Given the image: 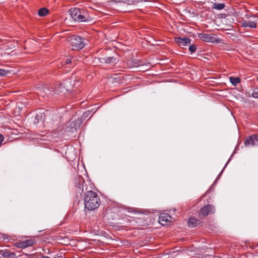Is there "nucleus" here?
<instances>
[{
  "label": "nucleus",
  "instance_id": "1",
  "mask_svg": "<svg viewBox=\"0 0 258 258\" xmlns=\"http://www.w3.org/2000/svg\"><path fill=\"white\" fill-rule=\"evenodd\" d=\"M83 200L85 208L88 210L97 209L101 203L97 193L91 190L85 192Z\"/></svg>",
  "mask_w": 258,
  "mask_h": 258
},
{
  "label": "nucleus",
  "instance_id": "2",
  "mask_svg": "<svg viewBox=\"0 0 258 258\" xmlns=\"http://www.w3.org/2000/svg\"><path fill=\"white\" fill-rule=\"evenodd\" d=\"M67 40L71 44L72 49L80 50L85 46V39L81 36L72 35L67 38Z\"/></svg>",
  "mask_w": 258,
  "mask_h": 258
},
{
  "label": "nucleus",
  "instance_id": "3",
  "mask_svg": "<svg viewBox=\"0 0 258 258\" xmlns=\"http://www.w3.org/2000/svg\"><path fill=\"white\" fill-rule=\"evenodd\" d=\"M87 187L85 184L84 178L81 176H78L75 179V190L76 192V198L79 200L81 198L82 194L84 190H87Z\"/></svg>",
  "mask_w": 258,
  "mask_h": 258
},
{
  "label": "nucleus",
  "instance_id": "4",
  "mask_svg": "<svg viewBox=\"0 0 258 258\" xmlns=\"http://www.w3.org/2000/svg\"><path fill=\"white\" fill-rule=\"evenodd\" d=\"M69 13L72 18L76 21L87 22L89 20L88 17L85 15L84 10L78 8H72L69 10Z\"/></svg>",
  "mask_w": 258,
  "mask_h": 258
},
{
  "label": "nucleus",
  "instance_id": "5",
  "mask_svg": "<svg viewBox=\"0 0 258 258\" xmlns=\"http://www.w3.org/2000/svg\"><path fill=\"white\" fill-rule=\"evenodd\" d=\"M82 122L77 119L74 121H70L66 123L65 132L68 133H74L79 128Z\"/></svg>",
  "mask_w": 258,
  "mask_h": 258
},
{
  "label": "nucleus",
  "instance_id": "6",
  "mask_svg": "<svg viewBox=\"0 0 258 258\" xmlns=\"http://www.w3.org/2000/svg\"><path fill=\"white\" fill-rule=\"evenodd\" d=\"M215 36L216 35L214 34H209L204 33L198 34L199 38L205 42L218 43L219 41L216 38Z\"/></svg>",
  "mask_w": 258,
  "mask_h": 258
},
{
  "label": "nucleus",
  "instance_id": "7",
  "mask_svg": "<svg viewBox=\"0 0 258 258\" xmlns=\"http://www.w3.org/2000/svg\"><path fill=\"white\" fill-rule=\"evenodd\" d=\"M214 212V207L211 205H208L200 209L199 214L201 218H203L207 216L209 213H213Z\"/></svg>",
  "mask_w": 258,
  "mask_h": 258
},
{
  "label": "nucleus",
  "instance_id": "8",
  "mask_svg": "<svg viewBox=\"0 0 258 258\" xmlns=\"http://www.w3.org/2000/svg\"><path fill=\"white\" fill-rule=\"evenodd\" d=\"M244 145L247 146H258V135L253 134L248 137L244 141Z\"/></svg>",
  "mask_w": 258,
  "mask_h": 258
},
{
  "label": "nucleus",
  "instance_id": "9",
  "mask_svg": "<svg viewBox=\"0 0 258 258\" xmlns=\"http://www.w3.org/2000/svg\"><path fill=\"white\" fill-rule=\"evenodd\" d=\"M68 83L69 82L67 81H63L55 89L56 93L58 94L60 93L65 94L66 92H70V89L66 88Z\"/></svg>",
  "mask_w": 258,
  "mask_h": 258
},
{
  "label": "nucleus",
  "instance_id": "10",
  "mask_svg": "<svg viewBox=\"0 0 258 258\" xmlns=\"http://www.w3.org/2000/svg\"><path fill=\"white\" fill-rule=\"evenodd\" d=\"M175 42L180 46H185L189 44L191 42V39L188 37H177L175 38Z\"/></svg>",
  "mask_w": 258,
  "mask_h": 258
},
{
  "label": "nucleus",
  "instance_id": "11",
  "mask_svg": "<svg viewBox=\"0 0 258 258\" xmlns=\"http://www.w3.org/2000/svg\"><path fill=\"white\" fill-rule=\"evenodd\" d=\"M99 59L101 62L109 63H115L116 60L115 57L106 54L99 57Z\"/></svg>",
  "mask_w": 258,
  "mask_h": 258
},
{
  "label": "nucleus",
  "instance_id": "12",
  "mask_svg": "<svg viewBox=\"0 0 258 258\" xmlns=\"http://www.w3.org/2000/svg\"><path fill=\"white\" fill-rule=\"evenodd\" d=\"M171 217L168 214H161L159 217V223L163 225H166L167 223L171 221Z\"/></svg>",
  "mask_w": 258,
  "mask_h": 258
},
{
  "label": "nucleus",
  "instance_id": "13",
  "mask_svg": "<svg viewBox=\"0 0 258 258\" xmlns=\"http://www.w3.org/2000/svg\"><path fill=\"white\" fill-rule=\"evenodd\" d=\"M201 224V221L196 219L195 217H191L188 218V224L190 227H196Z\"/></svg>",
  "mask_w": 258,
  "mask_h": 258
},
{
  "label": "nucleus",
  "instance_id": "14",
  "mask_svg": "<svg viewBox=\"0 0 258 258\" xmlns=\"http://www.w3.org/2000/svg\"><path fill=\"white\" fill-rule=\"evenodd\" d=\"M242 26L245 28L248 27L250 28H255L256 27V24L253 21H250L245 20L242 21Z\"/></svg>",
  "mask_w": 258,
  "mask_h": 258
},
{
  "label": "nucleus",
  "instance_id": "15",
  "mask_svg": "<svg viewBox=\"0 0 258 258\" xmlns=\"http://www.w3.org/2000/svg\"><path fill=\"white\" fill-rule=\"evenodd\" d=\"M45 120V114L44 113L37 114L34 120V123H38L40 121L43 122Z\"/></svg>",
  "mask_w": 258,
  "mask_h": 258
},
{
  "label": "nucleus",
  "instance_id": "16",
  "mask_svg": "<svg viewBox=\"0 0 258 258\" xmlns=\"http://www.w3.org/2000/svg\"><path fill=\"white\" fill-rule=\"evenodd\" d=\"M4 254V257L5 258H17L18 257L15 252H11L10 250H6V252Z\"/></svg>",
  "mask_w": 258,
  "mask_h": 258
},
{
  "label": "nucleus",
  "instance_id": "17",
  "mask_svg": "<svg viewBox=\"0 0 258 258\" xmlns=\"http://www.w3.org/2000/svg\"><path fill=\"white\" fill-rule=\"evenodd\" d=\"M23 242L25 248L27 247L32 246L34 245L35 244H36L35 240L33 239H29L26 240H24Z\"/></svg>",
  "mask_w": 258,
  "mask_h": 258
},
{
  "label": "nucleus",
  "instance_id": "18",
  "mask_svg": "<svg viewBox=\"0 0 258 258\" xmlns=\"http://www.w3.org/2000/svg\"><path fill=\"white\" fill-rule=\"evenodd\" d=\"M49 13V11L47 8H40L38 12V14L40 17L46 16Z\"/></svg>",
  "mask_w": 258,
  "mask_h": 258
},
{
  "label": "nucleus",
  "instance_id": "19",
  "mask_svg": "<svg viewBox=\"0 0 258 258\" xmlns=\"http://www.w3.org/2000/svg\"><path fill=\"white\" fill-rule=\"evenodd\" d=\"M230 83L234 86H236L240 82V79L239 77H231L229 78Z\"/></svg>",
  "mask_w": 258,
  "mask_h": 258
},
{
  "label": "nucleus",
  "instance_id": "20",
  "mask_svg": "<svg viewBox=\"0 0 258 258\" xmlns=\"http://www.w3.org/2000/svg\"><path fill=\"white\" fill-rule=\"evenodd\" d=\"M225 7V4L222 3H214L213 6V8L217 10H222Z\"/></svg>",
  "mask_w": 258,
  "mask_h": 258
},
{
  "label": "nucleus",
  "instance_id": "21",
  "mask_svg": "<svg viewBox=\"0 0 258 258\" xmlns=\"http://www.w3.org/2000/svg\"><path fill=\"white\" fill-rule=\"evenodd\" d=\"M72 58L71 57L64 58L62 61V65L63 66L68 64H71L72 62Z\"/></svg>",
  "mask_w": 258,
  "mask_h": 258
},
{
  "label": "nucleus",
  "instance_id": "22",
  "mask_svg": "<svg viewBox=\"0 0 258 258\" xmlns=\"http://www.w3.org/2000/svg\"><path fill=\"white\" fill-rule=\"evenodd\" d=\"M189 51L191 52V53H192L195 52H196L197 50V45H195L194 44H191L189 45L188 48Z\"/></svg>",
  "mask_w": 258,
  "mask_h": 258
},
{
  "label": "nucleus",
  "instance_id": "23",
  "mask_svg": "<svg viewBox=\"0 0 258 258\" xmlns=\"http://www.w3.org/2000/svg\"><path fill=\"white\" fill-rule=\"evenodd\" d=\"M16 246L20 248H25L23 241L16 243Z\"/></svg>",
  "mask_w": 258,
  "mask_h": 258
},
{
  "label": "nucleus",
  "instance_id": "24",
  "mask_svg": "<svg viewBox=\"0 0 258 258\" xmlns=\"http://www.w3.org/2000/svg\"><path fill=\"white\" fill-rule=\"evenodd\" d=\"M252 96L253 97L255 98H258V87L255 88L252 93Z\"/></svg>",
  "mask_w": 258,
  "mask_h": 258
},
{
  "label": "nucleus",
  "instance_id": "25",
  "mask_svg": "<svg viewBox=\"0 0 258 258\" xmlns=\"http://www.w3.org/2000/svg\"><path fill=\"white\" fill-rule=\"evenodd\" d=\"M9 73H10V72L0 69V76L2 77L7 76Z\"/></svg>",
  "mask_w": 258,
  "mask_h": 258
},
{
  "label": "nucleus",
  "instance_id": "26",
  "mask_svg": "<svg viewBox=\"0 0 258 258\" xmlns=\"http://www.w3.org/2000/svg\"><path fill=\"white\" fill-rule=\"evenodd\" d=\"M124 209L126 210L128 212H136V209L133 208L126 207L124 208Z\"/></svg>",
  "mask_w": 258,
  "mask_h": 258
},
{
  "label": "nucleus",
  "instance_id": "27",
  "mask_svg": "<svg viewBox=\"0 0 258 258\" xmlns=\"http://www.w3.org/2000/svg\"><path fill=\"white\" fill-rule=\"evenodd\" d=\"M38 95L42 96L43 97H44L45 96V94H44L43 91L42 90H40V92L39 93Z\"/></svg>",
  "mask_w": 258,
  "mask_h": 258
},
{
  "label": "nucleus",
  "instance_id": "28",
  "mask_svg": "<svg viewBox=\"0 0 258 258\" xmlns=\"http://www.w3.org/2000/svg\"><path fill=\"white\" fill-rule=\"evenodd\" d=\"M230 160V158L228 160V162H227V163L226 164L225 167H224V168L223 169L222 171L220 172L219 175V177L222 174V172L224 170V168H225V167L226 166V165H227V164L229 163V161Z\"/></svg>",
  "mask_w": 258,
  "mask_h": 258
},
{
  "label": "nucleus",
  "instance_id": "29",
  "mask_svg": "<svg viewBox=\"0 0 258 258\" xmlns=\"http://www.w3.org/2000/svg\"><path fill=\"white\" fill-rule=\"evenodd\" d=\"M254 17V16H252V15H246L245 16V17L247 19H249L250 18V17Z\"/></svg>",
  "mask_w": 258,
  "mask_h": 258
},
{
  "label": "nucleus",
  "instance_id": "30",
  "mask_svg": "<svg viewBox=\"0 0 258 258\" xmlns=\"http://www.w3.org/2000/svg\"><path fill=\"white\" fill-rule=\"evenodd\" d=\"M6 252V250H0V254L1 255H2L3 256H4V253H5Z\"/></svg>",
  "mask_w": 258,
  "mask_h": 258
},
{
  "label": "nucleus",
  "instance_id": "31",
  "mask_svg": "<svg viewBox=\"0 0 258 258\" xmlns=\"http://www.w3.org/2000/svg\"><path fill=\"white\" fill-rule=\"evenodd\" d=\"M27 256H28V258H34L33 257V255H27Z\"/></svg>",
  "mask_w": 258,
  "mask_h": 258
},
{
  "label": "nucleus",
  "instance_id": "32",
  "mask_svg": "<svg viewBox=\"0 0 258 258\" xmlns=\"http://www.w3.org/2000/svg\"><path fill=\"white\" fill-rule=\"evenodd\" d=\"M132 67H136V65L135 64V65L133 64Z\"/></svg>",
  "mask_w": 258,
  "mask_h": 258
},
{
  "label": "nucleus",
  "instance_id": "33",
  "mask_svg": "<svg viewBox=\"0 0 258 258\" xmlns=\"http://www.w3.org/2000/svg\"><path fill=\"white\" fill-rule=\"evenodd\" d=\"M34 258H41V257H34Z\"/></svg>",
  "mask_w": 258,
  "mask_h": 258
}]
</instances>
